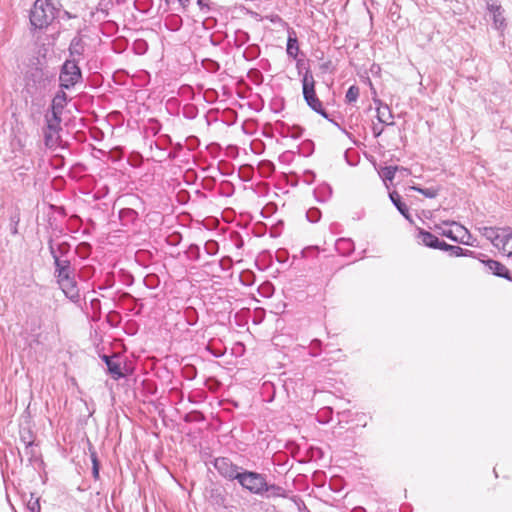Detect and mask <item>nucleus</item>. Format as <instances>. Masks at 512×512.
<instances>
[{"label": "nucleus", "mask_w": 512, "mask_h": 512, "mask_svg": "<svg viewBox=\"0 0 512 512\" xmlns=\"http://www.w3.org/2000/svg\"><path fill=\"white\" fill-rule=\"evenodd\" d=\"M54 266V276L60 289L68 299L77 303L80 300V292L75 278V269L72 267L71 261L56 258Z\"/></svg>", "instance_id": "obj_1"}, {"label": "nucleus", "mask_w": 512, "mask_h": 512, "mask_svg": "<svg viewBox=\"0 0 512 512\" xmlns=\"http://www.w3.org/2000/svg\"><path fill=\"white\" fill-rule=\"evenodd\" d=\"M55 18V7L50 0H36L30 11V23L35 29L47 27Z\"/></svg>", "instance_id": "obj_2"}, {"label": "nucleus", "mask_w": 512, "mask_h": 512, "mask_svg": "<svg viewBox=\"0 0 512 512\" xmlns=\"http://www.w3.org/2000/svg\"><path fill=\"white\" fill-rule=\"evenodd\" d=\"M302 93L306 104L322 117L329 119V115L323 107L322 102L317 97L315 91V80L309 69L305 71L302 77Z\"/></svg>", "instance_id": "obj_3"}, {"label": "nucleus", "mask_w": 512, "mask_h": 512, "mask_svg": "<svg viewBox=\"0 0 512 512\" xmlns=\"http://www.w3.org/2000/svg\"><path fill=\"white\" fill-rule=\"evenodd\" d=\"M236 481L244 490L263 497V490L266 489V476L264 474L242 469Z\"/></svg>", "instance_id": "obj_4"}, {"label": "nucleus", "mask_w": 512, "mask_h": 512, "mask_svg": "<svg viewBox=\"0 0 512 512\" xmlns=\"http://www.w3.org/2000/svg\"><path fill=\"white\" fill-rule=\"evenodd\" d=\"M78 59H67L60 71V86L64 89L74 87L82 78Z\"/></svg>", "instance_id": "obj_5"}, {"label": "nucleus", "mask_w": 512, "mask_h": 512, "mask_svg": "<svg viewBox=\"0 0 512 512\" xmlns=\"http://www.w3.org/2000/svg\"><path fill=\"white\" fill-rule=\"evenodd\" d=\"M443 224L452 226L453 228L443 229L441 227H437L442 236H445L457 243L473 246V242L471 241L472 235L463 225L455 221H444Z\"/></svg>", "instance_id": "obj_6"}, {"label": "nucleus", "mask_w": 512, "mask_h": 512, "mask_svg": "<svg viewBox=\"0 0 512 512\" xmlns=\"http://www.w3.org/2000/svg\"><path fill=\"white\" fill-rule=\"evenodd\" d=\"M213 466L216 471L226 480L234 481L237 480L242 467L234 464L228 457H217L213 461Z\"/></svg>", "instance_id": "obj_7"}, {"label": "nucleus", "mask_w": 512, "mask_h": 512, "mask_svg": "<svg viewBox=\"0 0 512 512\" xmlns=\"http://www.w3.org/2000/svg\"><path fill=\"white\" fill-rule=\"evenodd\" d=\"M48 248L50 251V254L54 260V263H56V258L59 260H69L67 258V255L69 254L71 250V246L68 242L63 241L59 243H55L52 239L48 242Z\"/></svg>", "instance_id": "obj_8"}, {"label": "nucleus", "mask_w": 512, "mask_h": 512, "mask_svg": "<svg viewBox=\"0 0 512 512\" xmlns=\"http://www.w3.org/2000/svg\"><path fill=\"white\" fill-rule=\"evenodd\" d=\"M417 239L419 242H421L424 246L433 248V249H442V245L445 241L440 240L437 236L432 234L429 231H426L422 228L417 229Z\"/></svg>", "instance_id": "obj_9"}, {"label": "nucleus", "mask_w": 512, "mask_h": 512, "mask_svg": "<svg viewBox=\"0 0 512 512\" xmlns=\"http://www.w3.org/2000/svg\"><path fill=\"white\" fill-rule=\"evenodd\" d=\"M481 262L493 275L512 281L509 270L501 262L493 259H486Z\"/></svg>", "instance_id": "obj_10"}, {"label": "nucleus", "mask_w": 512, "mask_h": 512, "mask_svg": "<svg viewBox=\"0 0 512 512\" xmlns=\"http://www.w3.org/2000/svg\"><path fill=\"white\" fill-rule=\"evenodd\" d=\"M374 103L377 105V119L380 123L386 125H393L394 122H388V119L393 118L392 112L387 104H384L381 100L374 99Z\"/></svg>", "instance_id": "obj_11"}, {"label": "nucleus", "mask_w": 512, "mask_h": 512, "mask_svg": "<svg viewBox=\"0 0 512 512\" xmlns=\"http://www.w3.org/2000/svg\"><path fill=\"white\" fill-rule=\"evenodd\" d=\"M389 198H390L391 202L393 203V205L400 212V214L405 219H407L408 221L412 222V218H411L409 209H408L407 205L404 202H402V198L399 195V193L396 192V191L390 192L389 193Z\"/></svg>", "instance_id": "obj_12"}, {"label": "nucleus", "mask_w": 512, "mask_h": 512, "mask_svg": "<svg viewBox=\"0 0 512 512\" xmlns=\"http://www.w3.org/2000/svg\"><path fill=\"white\" fill-rule=\"evenodd\" d=\"M501 242H499V248L508 257L512 256V231L509 228H501Z\"/></svg>", "instance_id": "obj_13"}, {"label": "nucleus", "mask_w": 512, "mask_h": 512, "mask_svg": "<svg viewBox=\"0 0 512 512\" xmlns=\"http://www.w3.org/2000/svg\"><path fill=\"white\" fill-rule=\"evenodd\" d=\"M479 232L489 240L493 246L499 248V242H501V229L493 228V227H481L479 228Z\"/></svg>", "instance_id": "obj_14"}, {"label": "nucleus", "mask_w": 512, "mask_h": 512, "mask_svg": "<svg viewBox=\"0 0 512 512\" xmlns=\"http://www.w3.org/2000/svg\"><path fill=\"white\" fill-rule=\"evenodd\" d=\"M289 491L284 487L276 484H268L266 482V489L263 490V497L266 498H288Z\"/></svg>", "instance_id": "obj_15"}, {"label": "nucleus", "mask_w": 512, "mask_h": 512, "mask_svg": "<svg viewBox=\"0 0 512 512\" xmlns=\"http://www.w3.org/2000/svg\"><path fill=\"white\" fill-rule=\"evenodd\" d=\"M85 50V44L80 36H75L69 46V54L71 59H80Z\"/></svg>", "instance_id": "obj_16"}, {"label": "nucleus", "mask_w": 512, "mask_h": 512, "mask_svg": "<svg viewBox=\"0 0 512 512\" xmlns=\"http://www.w3.org/2000/svg\"><path fill=\"white\" fill-rule=\"evenodd\" d=\"M299 51L300 50L296 33L294 30H289L286 48L287 55L293 59H296Z\"/></svg>", "instance_id": "obj_17"}, {"label": "nucleus", "mask_w": 512, "mask_h": 512, "mask_svg": "<svg viewBox=\"0 0 512 512\" xmlns=\"http://www.w3.org/2000/svg\"><path fill=\"white\" fill-rule=\"evenodd\" d=\"M442 251H448L454 257H471L474 252L468 249H463L460 246L450 245L446 242L442 245Z\"/></svg>", "instance_id": "obj_18"}, {"label": "nucleus", "mask_w": 512, "mask_h": 512, "mask_svg": "<svg viewBox=\"0 0 512 512\" xmlns=\"http://www.w3.org/2000/svg\"><path fill=\"white\" fill-rule=\"evenodd\" d=\"M137 218L138 213L132 208H123L119 211V219L124 226L134 223Z\"/></svg>", "instance_id": "obj_19"}, {"label": "nucleus", "mask_w": 512, "mask_h": 512, "mask_svg": "<svg viewBox=\"0 0 512 512\" xmlns=\"http://www.w3.org/2000/svg\"><path fill=\"white\" fill-rule=\"evenodd\" d=\"M335 249L342 255H348L354 250V243L349 238H339L335 243Z\"/></svg>", "instance_id": "obj_20"}, {"label": "nucleus", "mask_w": 512, "mask_h": 512, "mask_svg": "<svg viewBox=\"0 0 512 512\" xmlns=\"http://www.w3.org/2000/svg\"><path fill=\"white\" fill-rule=\"evenodd\" d=\"M58 334V326L55 323H51L47 326V331L41 332L36 335V341L38 343H43L45 341H49L50 338L54 339Z\"/></svg>", "instance_id": "obj_21"}, {"label": "nucleus", "mask_w": 512, "mask_h": 512, "mask_svg": "<svg viewBox=\"0 0 512 512\" xmlns=\"http://www.w3.org/2000/svg\"><path fill=\"white\" fill-rule=\"evenodd\" d=\"M107 369L115 380H118V379L124 377V374L121 370V366H120V363L118 362L117 356H116V358H113L112 360L107 361Z\"/></svg>", "instance_id": "obj_22"}, {"label": "nucleus", "mask_w": 512, "mask_h": 512, "mask_svg": "<svg viewBox=\"0 0 512 512\" xmlns=\"http://www.w3.org/2000/svg\"><path fill=\"white\" fill-rule=\"evenodd\" d=\"M410 189L422 194L424 197L429 199L435 198L439 193V189L434 187L422 188L419 186H411Z\"/></svg>", "instance_id": "obj_23"}, {"label": "nucleus", "mask_w": 512, "mask_h": 512, "mask_svg": "<svg viewBox=\"0 0 512 512\" xmlns=\"http://www.w3.org/2000/svg\"><path fill=\"white\" fill-rule=\"evenodd\" d=\"M60 122L61 119L57 111H52V117L47 118V128L49 131L56 133L60 129Z\"/></svg>", "instance_id": "obj_24"}, {"label": "nucleus", "mask_w": 512, "mask_h": 512, "mask_svg": "<svg viewBox=\"0 0 512 512\" xmlns=\"http://www.w3.org/2000/svg\"><path fill=\"white\" fill-rule=\"evenodd\" d=\"M493 25L496 29L500 30L506 26L505 17L503 16V10L492 13Z\"/></svg>", "instance_id": "obj_25"}, {"label": "nucleus", "mask_w": 512, "mask_h": 512, "mask_svg": "<svg viewBox=\"0 0 512 512\" xmlns=\"http://www.w3.org/2000/svg\"><path fill=\"white\" fill-rule=\"evenodd\" d=\"M359 97V88L355 85H352L348 88L345 99L347 103L355 102Z\"/></svg>", "instance_id": "obj_26"}, {"label": "nucleus", "mask_w": 512, "mask_h": 512, "mask_svg": "<svg viewBox=\"0 0 512 512\" xmlns=\"http://www.w3.org/2000/svg\"><path fill=\"white\" fill-rule=\"evenodd\" d=\"M27 509L30 512H41L39 498H34V495L32 494L31 498L27 502Z\"/></svg>", "instance_id": "obj_27"}, {"label": "nucleus", "mask_w": 512, "mask_h": 512, "mask_svg": "<svg viewBox=\"0 0 512 512\" xmlns=\"http://www.w3.org/2000/svg\"><path fill=\"white\" fill-rule=\"evenodd\" d=\"M322 342L319 339H313L310 343V351L309 354L313 357H316L320 354Z\"/></svg>", "instance_id": "obj_28"}, {"label": "nucleus", "mask_w": 512, "mask_h": 512, "mask_svg": "<svg viewBox=\"0 0 512 512\" xmlns=\"http://www.w3.org/2000/svg\"><path fill=\"white\" fill-rule=\"evenodd\" d=\"M320 216H321V213H320L319 209H317V208H311L306 213V217H307L308 221L311 223L318 222L320 219Z\"/></svg>", "instance_id": "obj_29"}, {"label": "nucleus", "mask_w": 512, "mask_h": 512, "mask_svg": "<svg viewBox=\"0 0 512 512\" xmlns=\"http://www.w3.org/2000/svg\"><path fill=\"white\" fill-rule=\"evenodd\" d=\"M76 253L79 255L80 258L85 259L88 257L90 253V245L87 243H81L76 248Z\"/></svg>", "instance_id": "obj_30"}, {"label": "nucleus", "mask_w": 512, "mask_h": 512, "mask_svg": "<svg viewBox=\"0 0 512 512\" xmlns=\"http://www.w3.org/2000/svg\"><path fill=\"white\" fill-rule=\"evenodd\" d=\"M397 169H398L397 167H393V166H387V167L383 168L382 175H383L384 179L392 181L395 177V173H396Z\"/></svg>", "instance_id": "obj_31"}, {"label": "nucleus", "mask_w": 512, "mask_h": 512, "mask_svg": "<svg viewBox=\"0 0 512 512\" xmlns=\"http://www.w3.org/2000/svg\"><path fill=\"white\" fill-rule=\"evenodd\" d=\"M91 461H92V474L95 479L99 477V461L97 459V455L95 452L91 453Z\"/></svg>", "instance_id": "obj_32"}, {"label": "nucleus", "mask_w": 512, "mask_h": 512, "mask_svg": "<svg viewBox=\"0 0 512 512\" xmlns=\"http://www.w3.org/2000/svg\"><path fill=\"white\" fill-rule=\"evenodd\" d=\"M66 99V95L65 93L63 92L61 95H57L54 99H53V111H56V107L57 106H60V108L62 109V104H61V101H64Z\"/></svg>", "instance_id": "obj_33"}, {"label": "nucleus", "mask_w": 512, "mask_h": 512, "mask_svg": "<svg viewBox=\"0 0 512 512\" xmlns=\"http://www.w3.org/2000/svg\"><path fill=\"white\" fill-rule=\"evenodd\" d=\"M205 249L209 255H214L217 251V243L214 241H209L205 244Z\"/></svg>", "instance_id": "obj_34"}, {"label": "nucleus", "mask_w": 512, "mask_h": 512, "mask_svg": "<svg viewBox=\"0 0 512 512\" xmlns=\"http://www.w3.org/2000/svg\"><path fill=\"white\" fill-rule=\"evenodd\" d=\"M488 10L489 12L492 14V13H495L496 9L498 11H501L503 10L502 7L500 5L497 4V2H491V3H488Z\"/></svg>", "instance_id": "obj_35"}, {"label": "nucleus", "mask_w": 512, "mask_h": 512, "mask_svg": "<svg viewBox=\"0 0 512 512\" xmlns=\"http://www.w3.org/2000/svg\"><path fill=\"white\" fill-rule=\"evenodd\" d=\"M197 4L200 7L201 10L209 9V0H197Z\"/></svg>", "instance_id": "obj_36"}, {"label": "nucleus", "mask_w": 512, "mask_h": 512, "mask_svg": "<svg viewBox=\"0 0 512 512\" xmlns=\"http://www.w3.org/2000/svg\"><path fill=\"white\" fill-rule=\"evenodd\" d=\"M372 131L375 137H379L383 132V128H378L376 125H374Z\"/></svg>", "instance_id": "obj_37"}, {"label": "nucleus", "mask_w": 512, "mask_h": 512, "mask_svg": "<svg viewBox=\"0 0 512 512\" xmlns=\"http://www.w3.org/2000/svg\"><path fill=\"white\" fill-rule=\"evenodd\" d=\"M190 253L196 252V259L199 257V247L197 245H191L189 247Z\"/></svg>", "instance_id": "obj_38"}, {"label": "nucleus", "mask_w": 512, "mask_h": 512, "mask_svg": "<svg viewBox=\"0 0 512 512\" xmlns=\"http://www.w3.org/2000/svg\"><path fill=\"white\" fill-rule=\"evenodd\" d=\"M244 57H245L246 59H253V58L255 57V55H254V53H253L252 51H251V52H249V51H245V52H244Z\"/></svg>", "instance_id": "obj_39"}, {"label": "nucleus", "mask_w": 512, "mask_h": 512, "mask_svg": "<svg viewBox=\"0 0 512 512\" xmlns=\"http://www.w3.org/2000/svg\"><path fill=\"white\" fill-rule=\"evenodd\" d=\"M113 358H116V356L115 355L114 356L103 355V357H102V359L106 365H107V361L112 360Z\"/></svg>", "instance_id": "obj_40"}, {"label": "nucleus", "mask_w": 512, "mask_h": 512, "mask_svg": "<svg viewBox=\"0 0 512 512\" xmlns=\"http://www.w3.org/2000/svg\"><path fill=\"white\" fill-rule=\"evenodd\" d=\"M302 65H303V60H298V61H297V68H298L299 70L301 69Z\"/></svg>", "instance_id": "obj_41"}, {"label": "nucleus", "mask_w": 512, "mask_h": 512, "mask_svg": "<svg viewBox=\"0 0 512 512\" xmlns=\"http://www.w3.org/2000/svg\"><path fill=\"white\" fill-rule=\"evenodd\" d=\"M177 1H178V2L180 3V5H182V6H185V5H186V3L188 2V0H177Z\"/></svg>", "instance_id": "obj_42"}, {"label": "nucleus", "mask_w": 512, "mask_h": 512, "mask_svg": "<svg viewBox=\"0 0 512 512\" xmlns=\"http://www.w3.org/2000/svg\"><path fill=\"white\" fill-rule=\"evenodd\" d=\"M50 138V135H48L47 133L45 134V140H46V143H48V140Z\"/></svg>", "instance_id": "obj_43"}, {"label": "nucleus", "mask_w": 512, "mask_h": 512, "mask_svg": "<svg viewBox=\"0 0 512 512\" xmlns=\"http://www.w3.org/2000/svg\"><path fill=\"white\" fill-rule=\"evenodd\" d=\"M65 14H66V16H67L68 18H72V17H73L69 12H65Z\"/></svg>", "instance_id": "obj_44"}, {"label": "nucleus", "mask_w": 512, "mask_h": 512, "mask_svg": "<svg viewBox=\"0 0 512 512\" xmlns=\"http://www.w3.org/2000/svg\"><path fill=\"white\" fill-rule=\"evenodd\" d=\"M243 35L245 36V39L247 40L249 38L248 34L247 33H243Z\"/></svg>", "instance_id": "obj_45"}]
</instances>
